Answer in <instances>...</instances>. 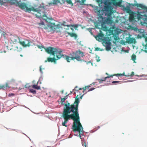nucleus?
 Masks as SVG:
<instances>
[{
  "mask_svg": "<svg viewBox=\"0 0 147 147\" xmlns=\"http://www.w3.org/2000/svg\"><path fill=\"white\" fill-rule=\"evenodd\" d=\"M133 6H136L137 7L141 8L147 11V7L145 6L143 4L138 3H134L133 5Z\"/></svg>",
  "mask_w": 147,
  "mask_h": 147,
  "instance_id": "13",
  "label": "nucleus"
},
{
  "mask_svg": "<svg viewBox=\"0 0 147 147\" xmlns=\"http://www.w3.org/2000/svg\"><path fill=\"white\" fill-rule=\"evenodd\" d=\"M30 92L32 93L33 94H35L36 93V91L33 89H30Z\"/></svg>",
  "mask_w": 147,
  "mask_h": 147,
  "instance_id": "28",
  "label": "nucleus"
},
{
  "mask_svg": "<svg viewBox=\"0 0 147 147\" xmlns=\"http://www.w3.org/2000/svg\"><path fill=\"white\" fill-rule=\"evenodd\" d=\"M95 89V88H92L90 89L89 90H88V91H91Z\"/></svg>",
  "mask_w": 147,
  "mask_h": 147,
  "instance_id": "41",
  "label": "nucleus"
},
{
  "mask_svg": "<svg viewBox=\"0 0 147 147\" xmlns=\"http://www.w3.org/2000/svg\"><path fill=\"white\" fill-rule=\"evenodd\" d=\"M98 3H100L101 4H102V0H100L99 1H98Z\"/></svg>",
  "mask_w": 147,
  "mask_h": 147,
  "instance_id": "45",
  "label": "nucleus"
},
{
  "mask_svg": "<svg viewBox=\"0 0 147 147\" xmlns=\"http://www.w3.org/2000/svg\"><path fill=\"white\" fill-rule=\"evenodd\" d=\"M129 20L130 21H132L134 20V16L133 13L130 14Z\"/></svg>",
  "mask_w": 147,
  "mask_h": 147,
  "instance_id": "19",
  "label": "nucleus"
},
{
  "mask_svg": "<svg viewBox=\"0 0 147 147\" xmlns=\"http://www.w3.org/2000/svg\"><path fill=\"white\" fill-rule=\"evenodd\" d=\"M103 42L106 45H111L110 39L109 37H106L103 40Z\"/></svg>",
  "mask_w": 147,
  "mask_h": 147,
  "instance_id": "14",
  "label": "nucleus"
},
{
  "mask_svg": "<svg viewBox=\"0 0 147 147\" xmlns=\"http://www.w3.org/2000/svg\"><path fill=\"white\" fill-rule=\"evenodd\" d=\"M81 1H82V3H84V2L86 0H81Z\"/></svg>",
  "mask_w": 147,
  "mask_h": 147,
  "instance_id": "48",
  "label": "nucleus"
},
{
  "mask_svg": "<svg viewBox=\"0 0 147 147\" xmlns=\"http://www.w3.org/2000/svg\"><path fill=\"white\" fill-rule=\"evenodd\" d=\"M65 99L64 98H61V102H62V103H63V102L65 100Z\"/></svg>",
  "mask_w": 147,
  "mask_h": 147,
  "instance_id": "36",
  "label": "nucleus"
},
{
  "mask_svg": "<svg viewBox=\"0 0 147 147\" xmlns=\"http://www.w3.org/2000/svg\"><path fill=\"white\" fill-rule=\"evenodd\" d=\"M80 95H81V94H80Z\"/></svg>",
  "mask_w": 147,
  "mask_h": 147,
  "instance_id": "60",
  "label": "nucleus"
},
{
  "mask_svg": "<svg viewBox=\"0 0 147 147\" xmlns=\"http://www.w3.org/2000/svg\"><path fill=\"white\" fill-rule=\"evenodd\" d=\"M69 94H68L67 95H66V96H65L64 98H65V100H66V99H67V96H68Z\"/></svg>",
  "mask_w": 147,
  "mask_h": 147,
  "instance_id": "46",
  "label": "nucleus"
},
{
  "mask_svg": "<svg viewBox=\"0 0 147 147\" xmlns=\"http://www.w3.org/2000/svg\"><path fill=\"white\" fill-rule=\"evenodd\" d=\"M90 87V86H86L85 87H84L83 88H80L79 89V90H82V89L83 90L82 91V92L83 93H84L85 90H88H88H89L90 89H89V88Z\"/></svg>",
  "mask_w": 147,
  "mask_h": 147,
  "instance_id": "17",
  "label": "nucleus"
},
{
  "mask_svg": "<svg viewBox=\"0 0 147 147\" xmlns=\"http://www.w3.org/2000/svg\"><path fill=\"white\" fill-rule=\"evenodd\" d=\"M38 84V82L37 83L36 85L34 84L33 85H32L31 86V87L33 88H34L37 89V90H39L40 89V87L39 86H37Z\"/></svg>",
  "mask_w": 147,
  "mask_h": 147,
  "instance_id": "21",
  "label": "nucleus"
},
{
  "mask_svg": "<svg viewBox=\"0 0 147 147\" xmlns=\"http://www.w3.org/2000/svg\"><path fill=\"white\" fill-rule=\"evenodd\" d=\"M119 33V32L117 30H115L114 31V34L113 35V37L115 41H117L119 39L118 36Z\"/></svg>",
  "mask_w": 147,
  "mask_h": 147,
  "instance_id": "12",
  "label": "nucleus"
},
{
  "mask_svg": "<svg viewBox=\"0 0 147 147\" xmlns=\"http://www.w3.org/2000/svg\"><path fill=\"white\" fill-rule=\"evenodd\" d=\"M9 87L8 84L7 83H6V85H3L2 86H0V88L1 89H3V90H5Z\"/></svg>",
  "mask_w": 147,
  "mask_h": 147,
  "instance_id": "20",
  "label": "nucleus"
},
{
  "mask_svg": "<svg viewBox=\"0 0 147 147\" xmlns=\"http://www.w3.org/2000/svg\"><path fill=\"white\" fill-rule=\"evenodd\" d=\"M53 20V19L52 18H49V20H50V22H49V24L47 25V27H45L43 28L46 30H47L48 28H49L52 30H54V29H55L56 25L55 23L51 22Z\"/></svg>",
  "mask_w": 147,
  "mask_h": 147,
  "instance_id": "6",
  "label": "nucleus"
},
{
  "mask_svg": "<svg viewBox=\"0 0 147 147\" xmlns=\"http://www.w3.org/2000/svg\"><path fill=\"white\" fill-rule=\"evenodd\" d=\"M11 4H16V5L18 6L20 8L22 9H26V12H30L31 11L34 12H36L38 13V17H40L41 16V11H39L38 9H35L33 7H32L30 8L28 7L26 5V3H20L19 2L17 1L16 3L15 2H11Z\"/></svg>",
  "mask_w": 147,
  "mask_h": 147,
  "instance_id": "4",
  "label": "nucleus"
},
{
  "mask_svg": "<svg viewBox=\"0 0 147 147\" xmlns=\"http://www.w3.org/2000/svg\"><path fill=\"white\" fill-rule=\"evenodd\" d=\"M82 145L83 146H84L85 147H86V144L85 142H82Z\"/></svg>",
  "mask_w": 147,
  "mask_h": 147,
  "instance_id": "37",
  "label": "nucleus"
},
{
  "mask_svg": "<svg viewBox=\"0 0 147 147\" xmlns=\"http://www.w3.org/2000/svg\"><path fill=\"white\" fill-rule=\"evenodd\" d=\"M6 34V33L5 32H3V33L1 34V36H3L4 37H5Z\"/></svg>",
  "mask_w": 147,
  "mask_h": 147,
  "instance_id": "34",
  "label": "nucleus"
},
{
  "mask_svg": "<svg viewBox=\"0 0 147 147\" xmlns=\"http://www.w3.org/2000/svg\"><path fill=\"white\" fill-rule=\"evenodd\" d=\"M126 42L129 44L135 43L136 40L134 38H130L129 37H126Z\"/></svg>",
  "mask_w": 147,
  "mask_h": 147,
  "instance_id": "10",
  "label": "nucleus"
},
{
  "mask_svg": "<svg viewBox=\"0 0 147 147\" xmlns=\"http://www.w3.org/2000/svg\"><path fill=\"white\" fill-rule=\"evenodd\" d=\"M71 29V30L73 31L74 30V29L72 28H70Z\"/></svg>",
  "mask_w": 147,
  "mask_h": 147,
  "instance_id": "53",
  "label": "nucleus"
},
{
  "mask_svg": "<svg viewBox=\"0 0 147 147\" xmlns=\"http://www.w3.org/2000/svg\"><path fill=\"white\" fill-rule=\"evenodd\" d=\"M100 48L98 47H96L95 49V51H98L100 50Z\"/></svg>",
  "mask_w": 147,
  "mask_h": 147,
  "instance_id": "40",
  "label": "nucleus"
},
{
  "mask_svg": "<svg viewBox=\"0 0 147 147\" xmlns=\"http://www.w3.org/2000/svg\"><path fill=\"white\" fill-rule=\"evenodd\" d=\"M42 17L43 18L45 17L46 18H47V16L45 14L43 15Z\"/></svg>",
  "mask_w": 147,
  "mask_h": 147,
  "instance_id": "47",
  "label": "nucleus"
},
{
  "mask_svg": "<svg viewBox=\"0 0 147 147\" xmlns=\"http://www.w3.org/2000/svg\"><path fill=\"white\" fill-rule=\"evenodd\" d=\"M121 82V81H113L112 82V83L113 84H115V83H119V84H121V83H120Z\"/></svg>",
  "mask_w": 147,
  "mask_h": 147,
  "instance_id": "31",
  "label": "nucleus"
},
{
  "mask_svg": "<svg viewBox=\"0 0 147 147\" xmlns=\"http://www.w3.org/2000/svg\"><path fill=\"white\" fill-rule=\"evenodd\" d=\"M100 61V59L99 60H97V61L99 62Z\"/></svg>",
  "mask_w": 147,
  "mask_h": 147,
  "instance_id": "55",
  "label": "nucleus"
},
{
  "mask_svg": "<svg viewBox=\"0 0 147 147\" xmlns=\"http://www.w3.org/2000/svg\"><path fill=\"white\" fill-rule=\"evenodd\" d=\"M57 59H56L54 57L53 58H51V57H48L47 59V60L45 61V62H47V61L49 62H54L56 63V61L57 60Z\"/></svg>",
  "mask_w": 147,
  "mask_h": 147,
  "instance_id": "15",
  "label": "nucleus"
},
{
  "mask_svg": "<svg viewBox=\"0 0 147 147\" xmlns=\"http://www.w3.org/2000/svg\"><path fill=\"white\" fill-rule=\"evenodd\" d=\"M65 23H66L65 22H64L63 23V26H64V25H63V24H64V25H66L65 24Z\"/></svg>",
  "mask_w": 147,
  "mask_h": 147,
  "instance_id": "50",
  "label": "nucleus"
},
{
  "mask_svg": "<svg viewBox=\"0 0 147 147\" xmlns=\"http://www.w3.org/2000/svg\"><path fill=\"white\" fill-rule=\"evenodd\" d=\"M104 36V34L102 33H99L95 37L97 40L100 41L103 40V38Z\"/></svg>",
  "mask_w": 147,
  "mask_h": 147,
  "instance_id": "11",
  "label": "nucleus"
},
{
  "mask_svg": "<svg viewBox=\"0 0 147 147\" xmlns=\"http://www.w3.org/2000/svg\"><path fill=\"white\" fill-rule=\"evenodd\" d=\"M78 96V95L75 98V101L72 104H70L68 102L64 104L62 116L64 121L62 123V125L67 127L66 124L70 119L75 121L74 123L79 121L80 117L78 108L80 101Z\"/></svg>",
  "mask_w": 147,
  "mask_h": 147,
  "instance_id": "1",
  "label": "nucleus"
},
{
  "mask_svg": "<svg viewBox=\"0 0 147 147\" xmlns=\"http://www.w3.org/2000/svg\"><path fill=\"white\" fill-rule=\"evenodd\" d=\"M21 49V48L20 47H18V46H16L15 47V50L17 51H19L20 50V49Z\"/></svg>",
  "mask_w": 147,
  "mask_h": 147,
  "instance_id": "29",
  "label": "nucleus"
},
{
  "mask_svg": "<svg viewBox=\"0 0 147 147\" xmlns=\"http://www.w3.org/2000/svg\"><path fill=\"white\" fill-rule=\"evenodd\" d=\"M111 1H113V2H114L116 0H111Z\"/></svg>",
  "mask_w": 147,
  "mask_h": 147,
  "instance_id": "54",
  "label": "nucleus"
},
{
  "mask_svg": "<svg viewBox=\"0 0 147 147\" xmlns=\"http://www.w3.org/2000/svg\"><path fill=\"white\" fill-rule=\"evenodd\" d=\"M42 66H40V71L41 72H42Z\"/></svg>",
  "mask_w": 147,
  "mask_h": 147,
  "instance_id": "43",
  "label": "nucleus"
},
{
  "mask_svg": "<svg viewBox=\"0 0 147 147\" xmlns=\"http://www.w3.org/2000/svg\"><path fill=\"white\" fill-rule=\"evenodd\" d=\"M95 83H92V84H93V85H94L95 84Z\"/></svg>",
  "mask_w": 147,
  "mask_h": 147,
  "instance_id": "58",
  "label": "nucleus"
},
{
  "mask_svg": "<svg viewBox=\"0 0 147 147\" xmlns=\"http://www.w3.org/2000/svg\"><path fill=\"white\" fill-rule=\"evenodd\" d=\"M38 48H39V49H41L42 48H44V49L45 50V49L48 48V47L47 48H45L44 47H43V46H38ZM49 47H48V48Z\"/></svg>",
  "mask_w": 147,
  "mask_h": 147,
  "instance_id": "33",
  "label": "nucleus"
},
{
  "mask_svg": "<svg viewBox=\"0 0 147 147\" xmlns=\"http://www.w3.org/2000/svg\"><path fill=\"white\" fill-rule=\"evenodd\" d=\"M66 1L67 2L69 3V4H72V2L71 1V0H66Z\"/></svg>",
  "mask_w": 147,
  "mask_h": 147,
  "instance_id": "32",
  "label": "nucleus"
},
{
  "mask_svg": "<svg viewBox=\"0 0 147 147\" xmlns=\"http://www.w3.org/2000/svg\"><path fill=\"white\" fill-rule=\"evenodd\" d=\"M30 87V86L29 85V84H27L24 86V88H29Z\"/></svg>",
  "mask_w": 147,
  "mask_h": 147,
  "instance_id": "30",
  "label": "nucleus"
},
{
  "mask_svg": "<svg viewBox=\"0 0 147 147\" xmlns=\"http://www.w3.org/2000/svg\"><path fill=\"white\" fill-rule=\"evenodd\" d=\"M134 75V72L132 71L131 73V74L130 75H129V76H130V77H132Z\"/></svg>",
  "mask_w": 147,
  "mask_h": 147,
  "instance_id": "35",
  "label": "nucleus"
},
{
  "mask_svg": "<svg viewBox=\"0 0 147 147\" xmlns=\"http://www.w3.org/2000/svg\"><path fill=\"white\" fill-rule=\"evenodd\" d=\"M141 12H138V20H140L141 19H142L143 18L142 17L144 16H146L145 15H142L141 14Z\"/></svg>",
  "mask_w": 147,
  "mask_h": 147,
  "instance_id": "22",
  "label": "nucleus"
},
{
  "mask_svg": "<svg viewBox=\"0 0 147 147\" xmlns=\"http://www.w3.org/2000/svg\"><path fill=\"white\" fill-rule=\"evenodd\" d=\"M131 59L134 61V62H135V61L136 59V56L135 54H133L131 56Z\"/></svg>",
  "mask_w": 147,
  "mask_h": 147,
  "instance_id": "25",
  "label": "nucleus"
},
{
  "mask_svg": "<svg viewBox=\"0 0 147 147\" xmlns=\"http://www.w3.org/2000/svg\"><path fill=\"white\" fill-rule=\"evenodd\" d=\"M67 33L71 37H74L75 38V39H76L77 37V35L74 33H70L68 32H67Z\"/></svg>",
  "mask_w": 147,
  "mask_h": 147,
  "instance_id": "18",
  "label": "nucleus"
},
{
  "mask_svg": "<svg viewBox=\"0 0 147 147\" xmlns=\"http://www.w3.org/2000/svg\"><path fill=\"white\" fill-rule=\"evenodd\" d=\"M83 61H84V60H83V59H82ZM85 61V62H87V64H88V63H91V62L90 61H89L88 62H86V61H84H84Z\"/></svg>",
  "mask_w": 147,
  "mask_h": 147,
  "instance_id": "44",
  "label": "nucleus"
},
{
  "mask_svg": "<svg viewBox=\"0 0 147 147\" xmlns=\"http://www.w3.org/2000/svg\"><path fill=\"white\" fill-rule=\"evenodd\" d=\"M14 95H15V94H13V93H11V94H9L8 95V96H9L10 97V96H14Z\"/></svg>",
  "mask_w": 147,
  "mask_h": 147,
  "instance_id": "39",
  "label": "nucleus"
},
{
  "mask_svg": "<svg viewBox=\"0 0 147 147\" xmlns=\"http://www.w3.org/2000/svg\"><path fill=\"white\" fill-rule=\"evenodd\" d=\"M146 47H147V44H146Z\"/></svg>",
  "mask_w": 147,
  "mask_h": 147,
  "instance_id": "59",
  "label": "nucleus"
},
{
  "mask_svg": "<svg viewBox=\"0 0 147 147\" xmlns=\"http://www.w3.org/2000/svg\"><path fill=\"white\" fill-rule=\"evenodd\" d=\"M84 95V94H83V95H82V96L80 97V99H82V96H83V95Z\"/></svg>",
  "mask_w": 147,
  "mask_h": 147,
  "instance_id": "52",
  "label": "nucleus"
},
{
  "mask_svg": "<svg viewBox=\"0 0 147 147\" xmlns=\"http://www.w3.org/2000/svg\"><path fill=\"white\" fill-rule=\"evenodd\" d=\"M18 42H19L21 45L24 47L29 46L30 45V42L27 40H25L24 41H22L20 39Z\"/></svg>",
  "mask_w": 147,
  "mask_h": 147,
  "instance_id": "9",
  "label": "nucleus"
},
{
  "mask_svg": "<svg viewBox=\"0 0 147 147\" xmlns=\"http://www.w3.org/2000/svg\"><path fill=\"white\" fill-rule=\"evenodd\" d=\"M75 121H74L73 125L72 126V128L74 131H77L79 132V137L81 138V134H83V128L80 121V118L79 121L74 123Z\"/></svg>",
  "mask_w": 147,
  "mask_h": 147,
  "instance_id": "5",
  "label": "nucleus"
},
{
  "mask_svg": "<svg viewBox=\"0 0 147 147\" xmlns=\"http://www.w3.org/2000/svg\"><path fill=\"white\" fill-rule=\"evenodd\" d=\"M106 50L107 51L110 50L111 49V47L110 46V45H106Z\"/></svg>",
  "mask_w": 147,
  "mask_h": 147,
  "instance_id": "26",
  "label": "nucleus"
},
{
  "mask_svg": "<svg viewBox=\"0 0 147 147\" xmlns=\"http://www.w3.org/2000/svg\"><path fill=\"white\" fill-rule=\"evenodd\" d=\"M39 25L40 26L41 25H44V22H42L41 23H39Z\"/></svg>",
  "mask_w": 147,
  "mask_h": 147,
  "instance_id": "42",
  "label": "nucleus"
},
{
  "mask_svg": "<svg viewBox=\"0 0 147 147\" xmlns=\"http://www.w3.org/2000/svg\"><path fill=\"white\" fill-rule=\"evenodd\" d=\"M10 39L13 43L15 44L18 42L20 38L17 36L11 35L10 37Z\"/></svg>",
  "mask_w": 147,
  "mask_h": 147,
  "instance_id": "8",
  "label": "nucleus"
},
{
  "mask_svg": "<svg viewBox=\"0 0 147 147\" xmlns=\"http://www.w3.org/2000/svg\"><path fill=\"white\" fill-rule=\"evenodd\" d=\"M114 28H110L107 30V32L109 33V35H113L114 34V31L115 30H114Z\"/></svg>",
  "mask_w": 147,
  "mask_h": 147,
  "instance_id": "16",
  "label": "nucleus"
},
{
  "mask_svg": "<svg viewBox=\"0 0 147 147\" xmlns=\"http://www.w3.org/2000/svg\"><path fill=\"white\" fill-rule=\"evenodd\" d=\"M0 89H1V88H0Z\"/></svg>",
  "mask_w": 147,
  "mask_h": 147,
  "instance_id": "63",
  "label": "nucleus"
},
{
  "mask_svg": "<svg viewBox=\"0 0 147 147\" xmlns=\"http://www.w3.org/2000/svg\"><path fill=\"white\" fill-rule=\"evenodd\" d=\"M61 93H62V94H63V93H64V90H61Z\"/></svg>",
  "mask_w": 147,
  "mask_h": 147,
  "instance_id": "51",
  "label": "nucleus"
},
{
  "mask_svg": "<svg viewBox=\"0 0 147 147\" xmlns=\"http://www.w3.org/2000/svg\"><path fill=\"white\" fill-rule=\"evenodd\" d=\"M64 26H66L68 27H70V26H72L74 27V28L75 29V30H77V28L78 27V26L77 25H72L71 24L70 25H64V24H63Z\"/></svg>",
  "mask_w": 147,
  "mask_h": 147,
  "instance_id": "23",
  "label": "nucleus"
},
{
  "mask_svg": "<svg viewBox=\"0 0 147 147\" xmlns=\"http://www.w3.org/2000/svg\"><path fill=\"white\" fill-rule=\"evenodd\" d=\"M131 29L132 30H134V31L137 32L138 30V28L136 27H131Z\"/></svg>",
  "mask_w": 147,
  "mask_h": 147,
  "instance_id": "27",
  "label": "nucleus"
},
{
  "mask_svg": "<svg viewBox=\"0 0 147 147\" xmlns=\"http://www.w3.org/2000/svg\"><path fill=\"white\" fill-rule=\"evenodd\" d=\"M129 76L125 75V72H124L122 74H114V75H112L110 76H107V77H106L104 79H98V80L99 81V83H100L101 82H102L104 81L105 80H106V79L107 78H110V77H113L114 76Z\"/></svg>",
  "mask_w": 147,
  "mask_h": 147,
  "instance_id": "7",
  "label": "nucleus"
},
{
  "mask_svg": "<svg viewBox=\"0 0 147 147\" xmlns=\"http://www.w3.org/2000/svg\"><path fill=\"white\" fill-rule=\"evenodd\" d=\"M126 9L127 10V12L128 13H129L131 11V10L129 8H127Z\"/></svg>",
  "mask_w": 147,
  "mask_h": 147,
  "instance_id": "38",
  "label": "nucleus"
},
{
  "mask_svg": "<svg viewBox=\"0 0 147 147\" xmlns=\"http://www.w3.org/2000/svg\"><path fill=\"white\" fill-rule=\"evenodd\" d=\"M129 81H125V82H129Z\"/></svg>",
  "mask_w": 147,
  "mask_h": 147,
  "instance_id": "56",
  "label": "nucleus"
},
{
  "mask_svg": "<svg viewBox=\"0 0 147 147\" xmlns=\"http://www.w3.org/2000/svg\"><path fill=\"white\" fill-rule=\"evenodd\" d=\"M59 1L58 0H54L53 3H49V5H51L53 4L54 5L57 4L58 3H59Z\"/></svg>",
  "mask_w": 147,
  "mask_h": 147,
  "instance_id": "24",
  "label": "nucleus"
},
{
  "mask_svg": "<svg viewBox=\"0 0 147 147\" xmlns=\"http://www.w3.org/2000/svg\"><path fill=\"white\" fill-rule=\"evenodd\" d=\"M78 88V87H77V86H76V87H75V88L74 90H77V91H78V90H76V88Z\"/></svg>",
  "mask_w": 147,
  "mask_h": 147,
  "instance_id": "49",
  "label": "nucleus"
},
{
  "mask_svg": "<svg viewBox=\"0 0 147 147\" xmlns=\"http://www.w3.org/2000/svg\"><path fill=\"white\" fill-rule=\"evenodd\" d=\"M20 56L22 57L23 56V55H22L21 54L20 55Z\"/></svg>",
  "mask_w": 147,
  "mask_h": 147,
  "instance_id": "57",
  "label": "nucleus"
},
{
  "mask_svg": "<svg viewBox=\"0 0 147 147\" xmlns=\"http://www.w3.org/2000/svg\"><path fill=\"white\" fill-rule=\"evenodd\" d=\"M106 74H107V75H108V74H107V73H106Z\"/></svg>",
  "mask_w": 147,
  "mask_h": 147,
  "instance_id": "62",
  "label": "nucleus"
},
{
  "mask_svg": "<svg viewBox=\"0 0 147 147\" xmlns=\"http://www.w3.org/2000/svg\"><path fill=\"white\" fill-rule=\"evenodd\" d=\"M45 51L48 54H50L53 55L54 57L56 55L57 59H60L61 57H63L64 59L66 60L68 62H70L71 60H74L75 59L78 61H82L83 60L81 59L80 57L78 55H80L81 57L84 56V53L80 50L76 51L75 52H73L72 54L70 55L71 57L66 55H64L61 53L62 52V50L59 48H55L52 47L46 49Z\"/></svg>",
  "mask_w": 147,
  "mask_h": 147,
  "instance_id": "2",
  "label": "nucleus"
},
{
  "mask_svg": "<svg viewBox=\"0 0 147 147\" xmlns=\"http://www.w3.org/2000/svg\"><path fill=\"white\" fill-rule=\"evenodd\" d=\"M105 6L104 9L98 11V20L100 22L104 23L106 18L103 17L102 16H110L113 13V8L111 6V3L107 1H105L104 3Z\"/></svg>",
  "mask_w": 147,
  "mask_h": 147,
  "instance_id": "3",
  "label": "nucleus"
},
{
  "mask_svg": "<svg viewBox=\"0 0 147 147\" xmlns=\"http://www.w3.org/2000/svg\"><path fill=\"white\" fill-rule=\"evenodd\" d=\"M99 6H100V4L99 5Z\"/></svg>",
  "mask_w": 147,
  "mask_h": 147,
  "instance_id": "61",
  "label": "nucleus"
}]
</instances>
